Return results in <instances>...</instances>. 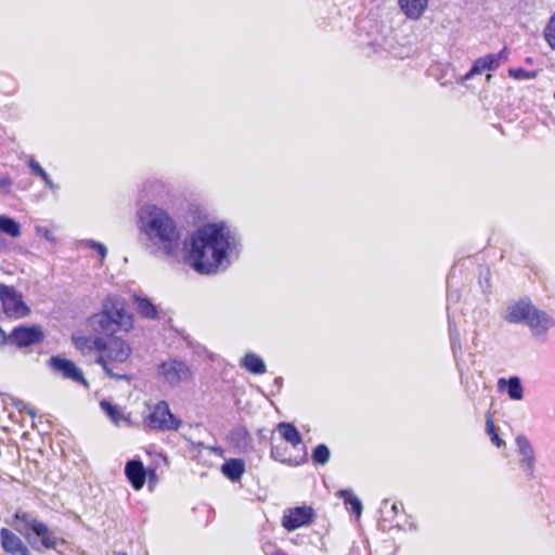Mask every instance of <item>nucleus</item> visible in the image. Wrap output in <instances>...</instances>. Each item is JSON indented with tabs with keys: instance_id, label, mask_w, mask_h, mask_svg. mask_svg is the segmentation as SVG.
Masks as SVG:
<instances>
[{
	"instance_id": "11",
	"label": "nucleus",
	"mask_w": 555,
	"mask_h": 555,
	"mask_svg": "<svg viewBox=\"0 0 555 555\" xmlns=\"http://www.w3.org/2000/svg\"><path fill=\"white\" fill-rule=\"evenodd\" d=\"M314 511L311 506H297L284 512L282 525L287 531H294L312 522Z\"/></svg>"
},
{
	"instance_id": "25",
	"label": "nucleus",
	"mask_w": 555,
	"mask_h": 555,
	"mask_svg": "<svg viewBox=\"0 0 555 555\" xmlns=\"http://www.w3.org/2000/svg\"><path fill=\"white\" fill-rule=\"evenodd\" d=\"M28 167L34 175L38 176L44 182V185L50 191H52L53 193H56L59 191V185L53 182V180L50 178V176L38 162H36L34 158H29Z\"/></svg>"
},
{
	"instance_id": "14",
	"label": "nucleus",
	"mask_w": 555,
	"mask_h": 555,
	"mask_svg": "<svg viewBox=\"0 0 555 555\" xmlns=\"http://www.w3.org/2000/svg\"><path fill=\"white\" fill-rule=\"evenodd\" d=\"M517 451L520 456V468L527 477L532 478L534 473L535 457L534 450L529 439L524 435L516 437Z\"/></svg>"
},
{
	"instance_id": "42",
	"label": "nucleus",
	"mask_w": 555,
	"mask_h": 555,
	"mask_svg": "<svg viewBox=\"0 0 555 555\" xmlns=\"http://www.w3.org/2000/svg\"><path fill=\"white\" fill-rule=\"evenodd\" d=\"M147 477L150 478V480L154 479L156 477V473L154 469H149L147 470Z\"/></svg>"
},
{
	"instance_id": "44",
	"label": "nucleus",
	"mask_w": 555,
	"mask_h": 555,
	"mask_svg": "<svg viewBox=\"0 0 555 555\" xmlns=\"http://www.w3.org/2000/svg\"><path fill=\"white\" fill-rule=\"evenodd\" d=\"M485 280H486V283H487V286H489V271L486 272V276H485Z\"/></svg>"
},
{
	"instance_id": "21",
	"label": "nucleus",
	"mask_w": 555,
	"mask_h": 555,
	"mask_svg": "<svg viewBox=\"0 0 555 555\" xmlns=\"http://www.w3.org/2000/svg\"><path fill=\"white\" fill-rule=\"evenodd\" d=\"M221 472L231 481H237L245 472L244 462L240 459L228 460L223 463Z\"/></svg>"
},
{
	"instance_id": "6",
	"label": "nucleus",
	"mask_w": 555,
	"mask_h": 555,
	"mask_svg": "<svg viewBox=\"0 0 555 555\" xmlns=\"http://www.w3.org/2000/svg\"><path fill=\"white\" fill-rule=\"evenodd\" d=\"M144 423L149 428L162 431L178 430L182 424L181 420L171 413L169 404L165 400H160L150 408Z\"/></svg>"
},
{
	"instance_id": "5",
	"label": "nucleus",
	"mask_w": 555,
	"mask_h": 555,
	"mask_svg": "<svg viewBox=\"0 0 555 555\" xmlns=\"http://www.w3.org/2000/svg\"><path fill=\"white\" fill-rule=\"evenodd\" d=\"M90 323L95 332L113 336L118 332L130 331L133 326V318L122 298L107 296L103 300L101 311L91 317Z\"/></svg>"
},
{
	"instance_id": "23",
	"label": "nucleus",
	"mask_w": 555,
	"mask_h": 555,
	"mask_svg": "<svg viewBox=\"0 0 555 555\" xmlns=\"http://www.w3.org/2000/svg\"><path fill=\"white\" fill-rule=\"evenodd\" d=\"M135 308L138 313L149 320H155L158 317L157 307L147 298L139 297L134 298Z\"/></svg>"
},
{
	"instance_id": "10",
	"label": "nucleus",
	"mask_w": 555,
	"mask_h": 555,
	"mask_svg": "<svg viewBox=\"0 0 555 555\" xmlns=\"http://www.w3.org/2000/svg\"><path fill=\"white\" fill-rule=\"evenodd\" d=\"M50 369L60 374L65 379H70L77 384L88 387V382L83 377L81 370L72 361L60 356H53L49 360Z\"/></svg>"
},
{
	"instance_id": "27",
	"label": "nucleus",
	"mask_w": 555,
	"mask_h": 555,
	"mask_svg": "<svg viewBox=\"0 0 555 555\" xmlns=\"http://www.w3.org/2000/svg\"><path fill=\"white\" fill-rule=\"evenodd\" d=\"M399 506H401V504L390 503L388 500H384L379 508L382 520L393 524L398 517Z\"/></svg>"
},
{
	"instance_id": "32",
	"label": "nucleus",
	"mask_w": 555,
	"mask_h": 555,
	"mask_svg": "<svg viewBox=\"0 0 555 555\" xmlns=\"http://www.w3.org/2000/svg\"><path fill=\"white\" fill-rule=\"evenodd\" d=\"M544 39L548 43V46L553 50H555V12L551 16L544 28Z\"/></svg>"
},
{
	"instance_id": "17",
	"label": "nucleus",
	"mask_w": 555,
	"mask_h": 555,
	"mask_svg": "<svg viewBox=\"0 0 555 555\" xmlns=\"http://www.w3.org/2000/svg\"><path fill=\"white\" fill-rule=\"evenodd\" d=\"M0 542L2 548L7 553H21V555H28V551L22 539L8 528H2L0 530Z\"/></svg>"
},
{
	"instance_id": "34",
	"label": "nucleus",
	"mask_w": 555,
	"mask_h": 555,
	"mask_svg": "<svg viewBox=\"0 0 555 555\" xmlns=\"http://www.w3.org/2000/svg\"><path fill=\"white\" fill-rule=\"evenodd\" d=\"M449 331H450V344L454 357H457V352L461 351V341L460 334L457 330L453 326L451 319L449 318Z\"/></svg>"
},
{
	"instance_id": "43",
	"label": "nucleus",
	"mask_w": 555,
	"mask_h": 555,
	"mask_svg": "<svg viewBox=\"0 0 555 555\" xmlns=\"http://www.w3.org/2000/svg\"><path fill=\"white\" fill-rule=\"evenodd\" d=\"M274 384L278 386V387H281L282 386V377H276L274 379Z\"/></svg>"
},
{
	"instance_id": "4",
	"label": "nucleus",
	"mask_w": 555,
	"mask_h": 555,
	"mask_svg": "<svg viewBox=\"0 0 555 555\" xmlns=\"http://www.w3.org/2000/svg\"><path fill=\"white\" fill-rule=\"evenodd\" d=\"M10 526L22 534L35 551L53 550L59 553L66 541L30 513L17 509Z\"/></svg>"
},
{
	"instance_id": "30",
	"label": "nucleus",
	"mask_w": 555,
	"mask_h": 555,
	"mask_svg": "<svg viewBox=\"0 0 555 555\" xmlns=\"http://www.w3.org/2000/svg\"><path fill=\"white\" fill-rule=\"evenodd\" d=\"M144 191L154 196H160L166 191V185L158 179L147 180L144 184Z\"/></svg>"
},
{
	"instance_id": "7",
	"label": "nucleus",
	"mask_w": 555,
	"mask_h": 555,
	"mask_svg": "<svg viewBox=\"0 0 555 555\" xmlns=\"http://www.w3.org/2000/svg\"><path fill=\"white\" fill-rule=\"evenodd\" d=\"M0 301L3 313L10 319H22L30 312L29 307L23 300L22 293L13 286L0 284Z\"/></svg>"
},
{
	"instance_id": "15",
	"label": "nucleus",
	"mask_w": 555,
	"mask_h": 555,
	"mask_svg": "<svg viewBox=\"0 0 555 555\" xmlns=\"http://www.w3.org/2000/svg\"><path fill=\"white\" fill-rule=\"evenodd\" d=\"M125 475L134 490H141L147 478V470L140 460L132 459L126 463Z\"/></svg>"
},
{
	"instance_id": "9",
	"label": "nucleus",
	"mask_w": 555,
	"mask_h": 555,
	"mask_svg": "<svg viewBox=\"0 0 555 555\" xmlns=\"http://www.w3.org/2000/svg\"><path fill=\"white\" fill-rule=\"evenodd\" d=\"M5 339H10V344H13L18 348H24L42 341L44 339V334L38 325H21L13 328Z\"/></svg>"
},
{
	"instance_id": "8",
	"label": "nucleus",
	"mask_w": 555,
	"mask_h": 555,
	"mask_svg": "<svg viewBox=\"0 0 555 555\" xmlns=\"http://www.w3.org/2000/svg\"><path fill=\"white\" fill-rule=\"evenodd\" d=\"M157 374L171 387L188 382L192 377V371L186 362L179 359H168L157 366Z\"/></svg>"
},
{
	"instance_id": "38",
	"label": "nucleus",
	"mask_w": 555,
	"mask_h": 555,
	"mask_svg": "<svg viewBox=\"0 0 555 555\" xmlns=\"http://www.w3.org/2000/svg\"><path fill=\"white\" fill-rule=\"evenodd\" d=\"M13 405H14V408H16L18 410V412L25 411V409H27V406H28L27 403H25L21 399H14Z\"/></svg>"
},
{
	"instance_id": "19",
	"label": "nucleus",
	"mask_w": 555,
	"mask_h": 555,
	"mask_svg": "<svg viewBox=\"0 0 555 555\" xmlns=\"http://www.w3.org/2000/svg\"><path fill=\"white\" fill-rule=\"evenodd\" d=\"M498 387L500 390L506 389L512 400H521L524 398V388L520 378L517 376L509 377L508 379L500 378Z\"/></svg>"
},
{
	"instance_id": "16",
	"label": "nucleus",
	"mask_w": 555,
	"mask_h": 555,
	"mask_svg": "<svg viewBox=\"0 0 555 555\" xmlns=\"http://www.w3.org/2000/svg\"><path fill=\"white\" fill-rule=\"evenodd\" d=\"M502 53L503 51L498 54H487L483 57L477 59L470 69L461 78V81L464 82L469 80L475 75L481 74L483 70H493L498 68Z\"/></svg>"
},
{
	"instance_id": "13",
	"label": "nucleus",
	"mask_w": 555,
	"mask_h": 555,
	"mask_svg": "<svg viewBox=\"0 0 555 555\" xmlns=\"http://www.w3.org/2000/svg\"><path fill=\"white\" fill-rule=\"evenodd\" d=\"M535 306L528 298H522L507 305L503 319L509 324H526Z\"/></svg>"
},
{
	"instance_id": "1",
	"label": "nucleus",
	"mask_w": 555,
	"mask_h": 555,
	"mask_svg": "<svg viewBox=\"0 0 555 555\" xmlns=\"http://www.w3.org/2000/svg\"><path fill=\"white\" fill-rule=\"evenodd\" d=\"M185 262L197 273L215 275L228 270L242 251L240 236L225 222L206 223L184 244Z\"/></svg>"
},
{
	"instance_id": "3",
	"label": "nucleus",
	"mask_w": 555,
	"mask_h": 555,
	"mask_svg": "<svg viewBox=\"0 0 555 555\" xmlns=\"http://www.w3.org/2000/svg\"><path fill=\"white\" fill-rule=\"evenodd\" d=\"M77 346L96 351L99 354L95 363L100 364L111 378L130 380V376L122 373L118 366L125 363L131 354V348L125 340L114 336L109 338L95 336L85 338L83 345L77 343Z\"/></svg>"
},
{
	"instance_id": "36",
	"label": "nucleus",
	"mask_w": 555,
	"mask_h": 555,
	"mask_svg": "<svg viewBox=\"0 0 555 555\" xmlns=\"http://www.w3.org/2000/svg\"><path fill=\"white\" fill-rule=\"evenodd\" d=\"M271 456L274 460L280 461L282 463H288L291 465H299L300 464L299 461H293L291 459L284 457L279 447H272L271 448Z\"/></svg>"
},
{
	"instance_id": "41",
	"label": "nucleus",
	"mask_w": 555,
	"mask_h": 555,
	"mask_svg": "<svg viewBox=\"0 0 555 555\" xmlns=\"http://www.w3.org/2000/svg\"><path fill=\"white\" fill-rule=\"evenodd\" d=\"M25 412L31 417L34 418L36 416V411L35 409L30 408V406H27V409H25Z\"/></svg>"
},
{
	"instance_id": "29",
	"label": "nucleus",
	"mask_w": 555,
	"mask_h": 555,
	"mask_svg": "<svg viewBox=\"0 0 555 555\" xmlns=\"http://www.w3.org/2000/svg\"><path fill=\"white\" fill-rule=\"evenodd\" d=\"M331 456L328 447L324 443L318 444L312 451V461L314 464L325 465Z\"/></svg>"
},
{
	"instance_id": "33",
	"label": "nucleus",
	"mask_w": 555,
	"mask_h": 555,
	"mask_svg": "<svg viewBox=\"0 0 555 555\" xmlns=\"http://www.w3.org/2000/svg\"><path fill=\"white\" fill-rule=\"evenodd\" d=\"M508 75L518 80H529V79H533L537 77V72L527 70L525 68L517 67V68H509Z\"/></svg>"
},
{
	"instance_id": "39",
	"label": "nucleus",
	"mask_w": 555,
	"mask_h": 555,
	"mask_svg": "<svg viewBox=\"0 0 555 555\" xmlns=\"http://www.w3.org/2000/svg\"><path fill=\"white\" fill-rule=\"evenodd\" d=\"M8 335L9 334H5V332L0 326V336L2 337L1 345L10 344V339H5V337H8Z\"/></svg>"
},
{
	"instance_id": "24",
	"label": "nucleus",
	"mask_w": 555,
	"mask_h": 555,
	"mask_svg": "<svg viewBox=\"0 0 555 555\" xmlns=\"http://www.w3.org/2000/svg\"><path fill=\"white\" fill-rule=\"evenodd\" d=\"M336 496L344 500L345 506L358 517L362 513L361 501L352 493L351 490L343 489L336 492Z\"/></svg>"
},
{
	"instance_id": "37",
	"label": "nucleus",
	"mask_w": 555,
	"mask_h": 555,
	"mask_svg": "<svg viewBox=\"0 0 555 555\" xmlns=\"http://www.w3.org/2000/svg\"><path fill=\"white\" fill-rule=\"evenodd\" d=\"M232 437H237V438H242V439H245L247 437V430L243 427H240V428H236L233 433H232Z\"/></svg>"
},
{
	"instance_id": "40",
	"label": "nucleus",
	"mask_w": 555,
	"mask_h": 555,
	"mask_svg": "<svg viewBox=\"0 0 555 555\" xmlns=\"http://www.w3.org/2000/svg\"><path fill=\"white\" fill-rule=\"evenodd\" d=\"M11 184L10 179L8 178H0V188L9 186Z\"/></svg>"
},
{
	"instance_id": "12",
	"label": "nucleus",
	"mask_w": 555,
	"mask_h": 555,
	"mask_svg": "<svg viewBox=\"0 0 555 555\" xmlns=\"http://www.w3.org/2000/svg\"><path fill=\"white\" fill-rule=\"evenodd\" d=\"M526 325L533 337L544 338L547 332L555 325V320L547 312L534 307Z\"/></svg>"
},
{
	"instance_id": "18",
	"label": "nucleus",
	"mask_w": 555,
	"mask_h": 555,
	"mask_svg": "<svg viewBox=\"0 0 555 555\" xmlns=\"http://www.w3.org/2000/svg\"><path fill=\"white\" fill-rule=\"evenodd\" d=\"M399 5L410 20H418L428 5V0H399Z\"/></svg>"
},
{
	"instance_id": "26",
	"label": "nucleus",
	"mask_w": 555,
	"mask_h": 555,
	"mask_svg": "<svg viewBox=\"0 0 555 555\" xmlns=\"http://www.w3.org/2000/svg\"><path fill=\"white\" fill-rule=\"evenodd\" d=\"M0 232L11 236L18 237L21 235V225L13 218L0 216Z\"/></svg>"
},
{
	"instance_id": "2",
	"label": "nucleus",
	"mask_w": 555,
	"mask_h": 555,
	"mask_svg": "<svg viewBox=\"0 0 555 555\" xmlns=\"http://www.w3.org/2000/svg\"><path fill=\"white\" fill-rule=\"evenodd\" d=\"M138 227L151 254L170 257L177 253L181 233L176 221L163 208L143 206L138 211Z\"/></svg>"
},
{
	"instance_id": "31",
	"label": "nucleus",
	"mask_w": 555,
	"mask_h": 555,
	"mask_svg": "<svg viewBox=\"0 0 555 555\" xmlns=\"http://www.w3.org/2000/svg\"><path fill=\"white\" fill-rule=\"evenodd\" d=\"M486 433L490 436L492 443L495 444L498 448H501L504 444L503 439H501L499 434L496 433V428L490 416V413H487L486 417Z\"/></svg>"
},
{
	"instance_id": "20",
	"label": "nucleus",
	"mask_w": 555,
	"mask_h": 555,
	"mask_svg": "<svg viewBox=\"0 0 555 555\" xmlns=\"http://www.w3.org/2000/svg\"><path fill=\"white\" fill-rule=\"evenodd\" d=\"M241 365L251 374H263L267 371L263 359L255 352H247L241 360Z\"/></svg>"
},
{
	"instance_id": "22",
	"label": "nucleus",
	"mask_w": 555,
	"mask_h": 555,
	"mask_svg": "<svg viewBox=\"0 0 555 555\" xmlns=\"http://www.w3.org/2000/svg\"><path fill=\"white\" fill-rule=\"evenodd\" d=\"M276 430L281 435V437L294 448L301 444V436L293 424L280 423L276 427Z\"/></svg>"
},
{
	"instance_id": "28",
	"label": "nucleus",
	"mask_w": 555,
	"mask_h": 555,
	"mask_svg": "<svg viewBox=\"0 0 555 555\" xmlns=\"http://www.w3.org/2000/svg\"><path fill=\"white\" fill-rule=\"evenodd\" d=\"M100 406L104 411V413L112 420V422L116 425L119 424L125 417L117 405L111 403L108 400H101Z\"/></svg>"
},
{
	"instance_id": "35",
	"label": "nucleus",
	"mask_w": 555,
	"mask_h": 555,
	"mask_svg": "<svg viewBox=\"0 0 555 555\" xmlns=\"http://www.w3.org/2000/svg\"><path fill=\"white\" fill-rule=\"evenodd\" d=\"M81 244H83L85 246H87L91 249H94L100 255L101 261H103L107 255V248L105 247V245L98 241L85 240L81 242Z\"/></svg>"
}]
</instances>
